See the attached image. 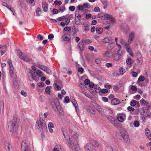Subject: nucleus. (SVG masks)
<instances>
[{
    "label": "nucleus",
    "mask_w": 151,
    "mask_h": 151,
    "mask_svg": "<svg viewBox=\"0 0 151 151\" xmlns=\"http://www.w3.org/2000/svg\"><path fill=\"white\" fill-rule=\"evenodd\" d=\"M63 134L68 146L73 151H80V147L78 142V134L74 132L71 138L67 134Z\"/></svg>",
    "instance_id": "nucleus-1"
},
{
    "label": "nucleus",
    "mask_w": 151,
    "mask_h": 151,
    "mask_svg": "<svg viewBox=\"0 0 151 151\" xmlns=\"http://www.w3.org/2000/svg\"><path fill=\"white\" fill-rule=\"evenodd\" d=\"M32 69V70L28 74L29 79L30 81L34 80L37 81L39 80V77L36 75V68L35 66H33Z\"/></svg>",
    "instance_id": "nucleus-2"
},
{
    "label": "nucleus",
    "mask_w": 151,
    "mask_h": 151,
    "mask_svg": "<svg viewBox=\"0 0 151 151\" xmlns=\"http://www.w3.org/2000/svg\"><path fill=\"white\" fill-rule=\"evenodd\" d=\"M36 126H38L39 130H45L46 129L47 127L45 121L43 118H40L39 121H38L36 123Z\"/></svg>",
    "instance_id": "nucleus-3"
},
{
    "label": "nucleus",
    "mask_w": 151,
    "mask_h": 151,
    "mask_svg": "<svg viewBox=\"0 0 151 151\" xmlns=\"http://www.w3.org/2000/svg\"><path fill=\"white\" fill-rule=\"evenodd\" d=\"M121 134L124 141L127 144L130 142V140L127 132L124 129H122L121 131Z\"/></svg>",
    "instance_id": "nucleus-4"
},
{
    "label": "nucleus",
    "mask_w": 151,
    "mask_h": 151,
    "mask_svg": "<svg viewBox=\"0 0 151 151\" xmlns=\"http://www.w3.org/2000/svg\"><path fill=\"white\" fill-rule=\"evenodd\" d=\"M17 123V119L14 118L12 121L10 122L8 124V130L11 132L12 133L14 131V127L16 126Z\"/></svg>",
    "instance_id": "nucleus-5"
},
{
    "label": "nucleus",
    "mask_w": 151,
    "mask_h": 151,
    "mask_svg": "<svg viewBox=\"0 0 151 151\" xmlns=\"http://www.w3.org/2000/svg\"><path fill=\"white\" fill-rule=\"evenodd\" d=\"M21 150L22 151H30V146L26 140H23L22 142Z\"/></svg>",
    "instance_id": "nucleus-6"
},
{
    "label": "nucleus",
    "mask_w": 151,
    "mask_h": 151,
    "mask_svg": "<svg viewBox=\"0 0 151 151\" xmlns=\"http://www.w3.org/2000/svg\"><path fill=\"white\" fill-rule=\"evenodd\" d=\"M17 52L18 53V56L22 60L27 62H30L31 60L30 59L24 54H23L20 50H17Z\"/></svg>",
    "instance_id": "nucleus-7"
},
{
    "label": "nucleus",
    "mask_w": 151,
    "mask_h": 151,
    "mask_svg": "<svg viewBox=\"0 0 151 151\" xmlns=\"http://www.w3.org/2000/svg\"><path fill=\"white\" fill-rule=\"evenodd\" d=\"M56 101H57V102L56 103L55 102L54 103V105H52V108H56L59 112L60 114H61L63 111V109L60 106L59 101L58 100H57Z\"/></svg>",
    "instance_id": "nucleus-8"
},
{
    "label": "nucleus",
    "mask_w": 151,
    "mask_h": 151,
    "mask_svg": "<svg viewBox=\"0 0 151 151\" xmlns=\"http://www.w3.org/2000/svg\"><path fill=\"white\" fill-rule=\"evenodd\" d=\"M135 33L134 32H131L129 35L128 44L130 45L133 41L134 38Z\"/></svg>",
    "instance_id": "nucleus-9"
},
{
    "label": "nucleus",
    "mask_w": 151,
    "mask_h": 151,
    "mask_svg": "<svg viewBox=\"0 0 151 151\" xmlns=\"http://www.w3.org/2000/svg\"><path fill=\"white\" fill-rule=\"evenodd\" d=\"M5 147L6 151H14L12 145L9 141H6L5 142Z\"/></svg>",
    "instance_id": "nucleus-10"
},
{
    "label": "nucleus",
    "mask_w": 151,
    "mask_h": 151,
    "mask_svg": "<svg viewBox=\"0 0 151 151\" xmlns=\"http://www.w3.org/2000/svg\"><path fill=\"white\" fill-rule=\"evenodd\" d=\"M104 20H110V23H114V20L112 16L110 14H104Z\"/></svg>",
    "instance_id": "nucleus-11"
},
{
    "label": "nucleus",
    "mask_w": 151,
    "mask_h": 151,
    "mask_svg": "<svg viewBox=\"0 0 151 151\" xmlns=\"http://www.w3.org/2000/svg\"><path fill=\"white\" fill-rule=\"evenodd\" d=\"M107 119L114 126L116 127L118 126L116 122V119L114 117L109 116H108Z\"/></svg>",
    "instance_id": "nucleus-12"
},
{
    "label": "nucleus",
    "mask_w": 151,
    "mask_h": 151,
    "mask_svg": "<svg viewBox=\"0 0 151 151\" xmlns=\"http://www.w3.org/2000/svg\"><path fill=\"white\" fill-rule=\"evenodd\" d=\"M120 50H118L117 51V53L113 54L112 57L115 60L118 61L121 59V55L118 53V52Z\"/></svg>",
    "instance_id": "nucleus-13"
},
{
    "label": "nucleus",
    "mask_w": 151,
    "mask_h": 151,
    "mask_svg": "<svg viewBox=\"0 0 151 151\" xmlns=\"http://www.w3.org/2000/svg\"><path fill=\"white\" fill-rule=\"evenodd\" d=\"M93 147L90 143H88L85 146V149L86 151H94Z\"/></svg>",
    "instance_id": "nucleus-14"
},
{
    "label": "nucleus",
    "mask_w": 151,
    "mask_h": 151,
    "mask_svg": "<svg viewBox=\"0 0 151 151\" xmlns=\"http://www.w3.org/2000/svg\"><path fill=\"white\" fill-rule=\"evenodd\" d=\"M39 68L42 70H44L47 73L50 75H51L52 73L51 71L46 66H41L39 67Z\"/></svg>",
    "instance_id": "nucleus-15"
},
{
    "label": "nucleus",
    "mask_w": 151,
    "mask_h": 151,
    "mask_svg": "<svg viewBox=\"0 0 151 151\" xmlns=\"http://www.w3.org/2000/svg\"><path fill=\"white\" fill-rule=\"evenodd\" d=\"M63 40L65 41H69L71 39L70 36V35L68 34L64 35L62 37Z\"/></svg>",
    "instance_id": "nucleus-16"
},
{
    "label": "nucleus",
    "mask_w": 151,
    "mask_h": 151,
    "mask_svg": "<svg viewBox=\"0 0 151 151\" xmlns=\"http://www.w3.org/2000/svg\"><path fill=\"white\" fill-rule=\"evenodd\" d=\"M125 48L129 55L132 57H133V53L132 52V49L129 45H128L127 46L125 47Z\"/></svg>",
    "instance_id": "nucleus-17"
},
{
    "label": "nucleus",
    "mask_w": 151,
    "mask_h": 151,
    "mask_svg": "<svg viewBox=\"0 0 151 151\" xmlns=\"http://www.w3.org/2000/svg\"><path fill=\"white\" fill-rule=\"evenodd\" d=\"M90 142L93 147H97L99 146V144L97 142L93 139H91Z\"/></svg>",
    "instance_id": "nucleus-18"
},
{
    "label": "nucleus",
    "mask_w": 151,
    "mask_h": 151,
    "mask_svg": "<svg viewBox=\"0 0 151 151\" xmlns=\"http://www.w3.org/2000/svg\"><path fill=\"white\" fill-rule=\"evenodd\" d=\"M111 103L113 105H116L119 104L120 102L119 100L117 99L114 98L112 99Z\"/></svg>",
    "instance_id": "nucleus-19"
},
{
    "label": "nucleus",
    "mask_w": 151,
    "mask_h": 151,
    "mask_svg": "<svg viewBox=\"0 0 151 151\" xmlns=\"http://www.w3.org/2000/svg\"><path fill=\"white\" fill-rule=\"evenodd\" d=\"M133 125H134V127H137L139 126L140 125V123L138 121H134V123L131 122L130 124V126L131 127H133Z\"/></svg>",
    "instance_id": "nucleus-20"
},
{
    "label": "nucleus",
    "mask_w": 151,
    "mask_h": 151,
    "mask_svg": "<svg viewBox=\"0 0 151 151\" xmlns=\"http://www.w3.org/2000/svg\"><path fill=\"white\" fill-rule=\"evenodd\" d=\"M113 54L110 52L107 51L103 55L104 57H106L107 58H112Z\"/></svg>",
    "instance_id": "nucleus-21"
},
{
    "label": "nucleus",
    "mask_w": 151,
    "mask_h": 151,
    "mask_svg": "<svg viewBox=\"0 0 151 151\" xmlns=\"http://www.w3.org/2000/svg\"><path fill=\"white\" fill-rule=\"evenodd\" d=\"M145 133L146 136L148 138V139L150 140H151V133L150 130L146 128V129Z\"/></svg>",
    "instance_id": "nucleus-22"
},
{
    "label": "nucleus",
    "mask_w": 151,
    "mask_h": 151,
    "mask_svg": "<svg viewBox=\"0 0 151 151\" xmlns=\"http://www.w3.org/2000/svg\"><path fill=\"white\" fill-rule=\"evenodd\" d=\"M137 104L138 105V106H139V103L138 101H137L134 100H132L131 101L130 105L132 106H134L135 105Z\"/></svg>",
    "instance_id": "nucleus-23"
},
{
    "label": "nucleus",
    "mask_w": 151,
    "mask_h": 151,
    "mask_svg": "<svg viewBox=\"0 0 151 151\" xmlns=\"http://www.w3.org/2000/svg\"><path fill=\"white\" fill-rule=\"evenodd\" d=\"M137 59L139 63H142L143 62L141 54L140 52L137 53Z\"/></svg>",
    "instance_id": "nucleus-24"
},
{
    "label": "nucleus",
    "mask_w": 151,
    "mask_h": 151,
    "mask_svg": "<svg viewBox=\"0 0 151 151\" xmlns=\"http://www.w3.org/2000/svg\"><path fill=\"white\" fill-rule=\"evenodd\" d=\"M54 151H63L61 145H56L54 148Z\"/></svg>",
    "instance_id": "nucleus-25"
},
{
    "label": "nucleus",
    "mask_w": 151,
    "mask_h": 151,
    "mask_svg": "<svg viewBox=\"0 0 151 151\" xmlns=\"http://www.w3.org/2000/svg\"><path fill=\"white\" fill-rule=\"evenodd\" d=\"M97 110L102 115L104 114V109L101 108L100 106H99L97 109Z\"/></svg>",
    "instance_id": "nucleus-26"
},
{
    "label": "nucleus",
    "mask_w": 151,
    "mask_h": 151,
    "mask_svg": "<svg viewBox=\"0 0 151 151\" xmlns=\"http://www.w3.org/2000/svg\"><path fill=\"white\" fill-rule=\"evenodd\" d=\"M120 43L123 46H125V47L128 45H129V44H128V42L127 43L126 42L125 40L123 39H122L121 40Z\"/></svg>",
    "instance_id": "nucleus-27"
},
{
    "label": "nucleus",
    "mask_w": 151,
    "mask_h": 151,
    "mask_svg": "<svg viewBox=\"0 0 151 151\" xmlns=\"http://www.w3.org/2000/svg\"><path fill=\"white\" fill-rule=\"evenodd\" d=\"M81 16L79 12L76 11L75 13V18H76V19L77 18L79 20H81Z\"/></svg>",
    "instance_id": "nucleus-28"
},
{
    "label": "nucleus",
    "mask_w": 151,
    "mask_h": 151,
    "mask_svg": "<svg viewBox=\"0 0 151 151\" xmlns=\"http://www.w3.org/2000/svg\"><path fill=\"white\" fill-rule=\"evenodd\" d=\"M42 7L44 12H46L48 9V5L46 4H42Z\"/></svg>",
    "instance_id": "nucleus-29"
},
{
    "label": "nucleus",
    "mask_w": 151,
    "mask_h": 151,
    "mask_svg": "<svg viewBox=\"0 0 151 151\" xmlns=\"http://www.w3.org/2000/svg\"><path fill=\"white\" fill-rule=\"evenodd\" d=\"M126 62L127 65H129L130 67L132 66V60L131 58H129L127 59Z\"/></svg>",
    "instance_id": "nucleus-30"
},
{
    "label": "nucleus",
    "mask_w": 151,
    "mask_h": 151,
    "mask_svg": "<svg viewBox=\"0 0 151 151\" xmlns=\"http://www.w3.org/2000/svg\"><path fill=\"white\" fill-rule=\"evenodd\" d=\"M8 62L9 64V69H14V68L12 64V60L10 59L8 61Z\"/></svg>",
    "instance_id": "nucleus-31"
},
{
    "label": "nucleus",
    "mask_w": 151,
    "mask_h": 151,
    "mask_svg": "<svg viewBox=\"0 0 151 151\" xmlns=\"http://www.w3.org/2000/svg\"><path fill=\"white\" fill-rule=\"evenodd\" d=\"M114 44L113 43H111L107 46V48L108 49L111 50L114 47Z\"/></svg>",
    "instance_id": "nucleus-32"
},
{
    "label": "nucleus",
    "mask_w": 151,
    "mask_h": 151,
    "mask_svg": "<svg viewBox=\"0 0 151 151\" xmlns=\"http://www.w3.org/2000/svg\"><path fill=\"white\" fill-rule=\"evenodd\" d=\"M78 47L81 51H83L84 48L83 44V42H80L78 44Z\"/></svg>",
    "instance_id": "nucleus-33"
},
{
    "label": "nucleus",
    "mask_w": 151,
    "mask_h": 151,
    "mask_svg": "<svg viewBox=\"0 0 151 151\" xmlns=\"http://www.w3.org/2000/svg\"><path fill=\"white\" fill-rule=\"evenodd\" d=\"M111 41V38H109L108 37H106L104 38L103 40V42L104 43H109Z\"/></svg>",
    "instance_id": "nucleus-34"
},
{
    "label": "nucleus",
    "mask_w": 151,
    "mask_h": 151,
    "mask_svg": "<svg viewBox=\"0 0 151 151\" xmlns=\"http://www.w3.org/2000/svg\"><path fill=\"white\" fill-rule=\"evenodd\" d=\"M103 31V29L101 28L97 27L96 28V32L99 34H101Z\"/></svg>",
    "instance_id": "nucleus-35"
},
{
    "label": "nucleus",
    "mask_w": 151,
    "mask_h": 151,
    "mask_svg": "<svg viewBox=\"0 0 151 151\" xmlns=\"http://www.w3.org/2000/svg\"><path fill=\"white\" fill-rule=\"evenodd\" d=\"M9 73L10 77L13 78L14 77V69H9Z\"/></svg>",
    "instance_id": "nucleus-36"
},
{
    "label": "nucleus",
    "mask_w": 151,
    "mask_h": 151,
    "mask_svg": "<svg viewBox=\"0 0 151 151\" xmlns=\"http://www.w3.org/2000/svg\"><path fill=\"white\" fill-rule=\"evenodd\" d=\"M36 74H37L40 77H42L43 75V73L40 70H38L36 72Z\"/></svg>",
    "instance_id": "nucleus-37"
},
{
    "label": "nucleus",
    "mask_w": 151,
    "mask_h": 151,
    "mask_svg": "<svg viewBox=\"0 0 151 151\" xmlns=\"http://www.w3.org/2000/svg\"><path fill=\"white\" fill-rule=\"evenodd\" d=\"M140 103L141 104H143L144 105H145L147 103L148 104V102L147 101L143 99H142L140 101Z\"/></svg>",
    "instance_id": "nucleus-38"
},
{
    "label": "nucleus",
    "mask_w": 151,
    "mask_h": 151,
    "mask_svg": "<svg viewBox=\"0 0 151 151\" xmlns=\"http://www.w3.org/2000/svg\"><path fill=\"white\" fill-rule=\"evenodd\" d=\"M54 87L55 89L58 90H60L61 89V87L58 85L57 84L55 83L54 85Z\"/></svg>",
    "instance_id": "nucleus-39"
},
{
    "label": "nucleus",
    "mask_w": 151,
    "mask_h": 151,
    "mask_svg": "<svg viewBox=\"0 0 151 151\" xmlns=\"http://www.w3.org/2000/svg\"><path fill=\"white\" fill-rule=\"evenodd\" d=\"M70 101L69 98L68 96H65L64 98V102L68 103Z\"/></svg>",
    "instance_id": "nucleus-40"
},
{
    "label": "nucleus",
    "mask_w": 151,
    "mask_h": 151,
    "mask_svg": "<svg viewBox=\"0 0 151 151\" xmlns=\"http://www.w3.org/2000/svg\"><path fill=\"white\" fill-rule=\"evenodd\" d=\"M145 80L144 77L142 76H141L139 77L138 79V81L140 82H142L143 81Z\"/></svg>",
    "instance_id": "nucleus-41"
},
{
    "label": "nucleus",
    "mask_w": 151,
    "mask_h": 151,
    "mask_svg": "<svg viewBox=\"0 0 151 151\" xmlns=\"http://www.w3.org/2000/svg\"><path fill=\"white\" fill-rule=\"evenodd\" d=\"M72 102L75 107L76 111L77 112H78L79 111V109L78 107V104L76 103L75 104V103H73V102Z\"/></svg>",
    "instance_id": "nucleus-42"
},
{
    "label": "nucleus",
    "mask_w": 151,
    "mask_h": 151,
    "mask_svg": "<svg viewBox=\"0 0 151 151\" xmlns=\"http://www.w3.org/2000/svg\"><path fill=\"white\" fill-rule=\"evenodd\" d=\"M117 119L118 121L120 122H122L124 121V119L122 116H119L117 117Z\"/></svg>",
    "instance_id": "nucleus-43"
},
{
    "label": "nucleus",
    "mask_w": 151,
    "mask_h": 151,
    "mask_svg": "<svg viewBox=\"0 0 151 151\" xmlns=\"http://www.w3.org/2000/svg\"><path fill=\"white\" fill-rule=\"evenodd\" d=\"M41 12V9L39 7H38L36 11V14L37 16H39L40 15V14L39 12Z\"/></svg>",
    "instance_id": "nucleus-44"
},
{
    "label": "nucleus",
    "mask_w": 151,
    "mask_h": 151,
    "mask_svg": "<svg viewBox=\"0 0 151 151\" xmlns=\"http://www.w3.org/2000/svg\"><path fill=\"white\" fill-rule=\"evenodd\" d=\"M84 7L85 8H87L88 9L90 7V4L88 3H86L83 4Z\"/></svg>",
    "instance_id": "nucleus-45"
},
{
    "label": "nucleus",
    "mask_w": 151,
    "mask_h": 151,
    "mask_svg": "<svg viewBox=\"0 0 151 151\" xmlns=\"http://www.w3.org/2000/svg\"><path fill=\"white\" fill-rule=\"evenodd\" d=\"M84 8V6L83 5H79L77 7V8L78 10H82Z\"/></svg>",
    "instance_id": "nucleus-46"
},
{
    "label": "nucleus",
    "mask_w": 151,
    "mask_h": 151,
    "mask_svg": "<svg viewBox=\"0 0 151 151\" xmlns=\"http://www.w3.org/2000/svg\"><path fill=\"white\" fill-rule=\"evenodd\" d=\"M101 91L103 93H107L108 92V91L107 89L105 88L101 89Z\"/></svg>",
    "instance_id": "nucleus-47"
},
{
    "label": "nucleus",
    "mask_w": 151,
    "mask_h": 151,
    "mask_svg": "<svg viewBox=\"0 0 151 151\" xmlns=\"http://www.w3.org/2000/svg\"><path fill=\"white\" fill-rule=\"evenodd\" d=\"M70 20L69 18H66L65 19V25H68L70 22Z\"/></svg>",
    "instance_id": "nucleus-48"
},
{
    "label": "nucleus",
    "mask_w": 151,
    "mask_h": 151,
    "mask_svg": "<svg viewBox=\"0 0 151 151\" xmlns=\"http://www.w3.org/2000/svg\"><path fill=\"white\" fill-rule=\"evenodd\" d=\"M65 10V7L64 6H62L60 7L59 9V10L61 12H63Z\"/></svg>",
    "instance_id": "nucleus-49"
},
{
    "label": "nucleus",
    "mask_w": 151,
    "mask_h": 151,
    "mask_svg": "<svg viewBox=\"0 0 151 151\" xmlns=\"http://www.w3.org/2000/svg\"><path fill=\"white\" fill-rule=\"evenodd\" d=\"M45 91L48 94H50V89L48 87H47L45 89Z\"/></svg>",
    "instance_id": "nucleus-50"
},
{
    "label": "nucleus",
    "mask_w": 151,
    "mask_h": 151,
    "mask_svg": "<svg viewBox=\"0 0 151 151\" xmlns=\"http://www.w3.org/2000/svg\"><path fill=\"white\" fill-rule=\"evenodd\" d=\"M100 11L99 8L98 6L95 7L94 9V11L95 12H99Z\"/></svg>",
    "instance_id": "nucleus-51"
},
{
    "label": "nucleus",
    "mask_w": 151,
    "mask_h": 151,
    "mask_svg": "<svg viewBox=\"0 0 151 151\" xmlns=\"http://www.w3.org/2000/svg\"><path fill=\"white\" fill-rule=\"evenodd\" d=\"M131 89L133 91H136L137 90V88L136 87V86H132L131 87Z\"/></svg>",
    "instance_id": "nucleus-52"
},
{
    "label": "nucleus",
    "mask_w": 151,
    "mask_h": 151,
    "mask_svg": "<svg viewBox=\"0 0 151 151\" xmlns=\"http://www.w3.org/2000/svg\"><path fill=\"white\" fill-rule=\"evenodd\" d=\"M81 21V20H79L78 19L77 20L76 18H75V22L76 24L78 25L79 24Z\"/></svg>",
    "instance_id": "nucleus-53"
},
{
    "label": "nucleus",
    "mask_w": 151,
    "mask_h": 151,
    "mask_svg": "<svg viewBox=\"0 0 151 151\" xmlns=\"http://www.w3.org/2000/svg\"><path fill=\"white\" fill-rule=\"evenodd\" d=\"M127 109L131 111H133L134 110V109L132 106H129L127 108Z\"/></svg>",
    "instance_id": "nucleus-54"
},
{
    "label": "nucleus",
    "mask_w": 151,
    "mask_h": 151,
    "mask_svg": "<svg viewBox=\"0 0 151 151\" xmlns=\"http://www.w3.org/2000/svg\"><path fill=\"white\" fill-rule=\"evenodd\" d=\"M63 30L65 31L69 32L70 30L71 29L70 27H66L64 28Z\"/></svg>",
    "instance_id": "nucleus-55"
},
{
    "label": "nucleus",
    "mask_w": 151,
    "mask_h": 151,
    "mask_svg": "<svg viewBox=\"0 0 151 151\" xmlns=\"http://www.w3.org/2000/svg\"><path fill=\"white\" fill-rule=\"evenodd\" d=\"M102 4L104 5L103 7L104 9H105L107 8V3L106 1H104L102 2Z\"/></svg>",
    "instance_id": "nucleus-56"
},
{
    "label": "nucleus",
    "mask_w": 151,
    "mask_h": 151,
    "mask_svg": "<svg viewBox=\"0 0 151 151\" xmlns=\"http://www.w3.org/2000/svg\"><path fill=\"white\" fill-rule=\"evenodd\" d=\"M75 9V7L74 6H71L69 7V9L71 11H74Z\"/></svg>",
    "instance_id": "nucleus-57"
},
{
    "label": "nucleus",
    "mask_w": 151,
    "mask_h": 151,
    "mask_svg": "<svg viewBox=\"0 0 151 151\" xmlns=\"http://www.w3.org/2000/svg\"><path fill=\"white\" fill-rule=\"evenodd\" d=\"M21 94L24 96V97H26L27 96V94L24 91L22 90L21 92Z\"/></svg>",
    "instance_id": "nucleus-58"
},
{
    "label": "nucleus",
    "mask_w": 151,
    "mask_h": 151,
    "mask_svg": "<svg viewBox=\"0 0 151 151\" xmlns=\"http://www.w3.org/2000/svg\"><path fill=\"white\" fill-rule=\"evenodd\" d=\"M84 42L85 43L88 44L91 43V41L89 39H87L84 41Z\"/></svg>",
    "instance_id": "nucleus-59"
},
{
    "label": "nucleus",
    "mask_w": 151,
    "mask_h": 151,
    "mask_svg": "<svg viewBox=\"0 0 151 151\" xmlns=\"http://www.w3.org/2000/svg\"><path fill=\"white\" fill-rule=\"evenodd\" d=\"M83 94H84L87 97H88L89 98H90V97L91 98V96L88 93H87L85 91V92H83Z\"/></svg>",
    "instance_id": "nucleus-60"
},
{
    "label": "nucleus",
    "mask_w": 151,
    "mask_h": 151,
    "mask_svg": "<svg viewBox=\"0 0 151 151\" xmlns=\"http://www.w3.org/2000/svg\"><path fill=\"white\" fill-rule=\"evenodd\" d=\"M54 3L56 5L58 4L60 5L62 4V2L61 1L55 0L54 2Z\"/></svg>",
    "instance_id": "nucleus-61"
},
{
    "label": "nucleus",
    "mask_w": 151,
    "mask_h": 151,
    "mask_svg": "<svg viewBox=\"0 0 151 151\" xmlns=\"http://www.w3.org/2000/svg\"><path fill=\"white\" fill-rule=\"evenodd\" d=\"M90 81L89 79H87L84 81V83L85 85H87L89 83Z\"/></svg>",
    "instance_id": "nucleus-62"
},
{
    "label": "nucleus",
    "mask_w": 151,
    "mask_h": 151,
    "mask_svg": "<svg viewBox=\"0 0 151 151\" xmlns=\"http://www.w3.org/2000/svg\"><path fill=\"white\" fill-rule=\"evenodd\" d=\"M54 35L52 34H50L48 35V38L49 40H51L54 38Z\"/></svg>",
    "instance_id": "nucleus-63"
},
{
    "label": "nucleus",
    "mask_w": 151,
    "mask_h": 151,
    "mask_svg": "<svg viewBox=\"0 0 151 151\" xmlns=\"http://www.w3.org/2000/svg\"><path fill=\"white\" fill-rule=\"evenodd\" d=\"M53 13L54 14H56L58 12V11L57 9H54L52 10Z\"/></svg>",
    "instance_id": "nucleus-64"
}]
</instances>
